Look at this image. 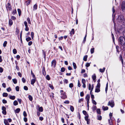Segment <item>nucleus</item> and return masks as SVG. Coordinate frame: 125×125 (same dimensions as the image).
<instances>
[{"label":"nucleus","mask_w":125,"mask_h":125,"mask_svg":"<svg viewBox=\"0 0 125 125\" xmlns=\"http://www.w3.org/2000/svg\"><path fill=\"white\" fill-rule=\"evenodd\" d=\"M117 23L123 25H125V19L122 15H119L117 19Z\"/></svg>","instance_id":"f257e3e1"},{"label":"nucleus","mask_w":125,"mask_h":125,"mask_svg":"<svg viewBox=\"0 0 125 125\" xmlns=\"http://www.w3.org/2000/svg\"><path fill=\"white\" fill-rule=\"evenodd\" d=\"M93 85H92V86L91 87V84L90 83L88 85V89L89 90H91L90 92V93L91 95V98L92 100V102L93 104H94V101L93 99H94V95H93V92H92L93 90Z\"/></svg>","instance_id":"f03ea898"},{"label":"nucleus","mask_w":125,"mask_h":125,"mask_svg":"<svg viewBox=\"0 0 125 125\" xmlns=\"http://www.w3.org/2000/svg\"><path fill=\"white\" fill-rule=\"evenodd\" d=\"M118 42L122 46L123 45L125 44V38L123 36L120 37L119 39Z\"/></svg>","instance_id":"7ed1b4c3"},{"label":"nucleus","mask_w":125,"mask_h":125,"mask_svg":"<svg viewBox=\"0 0 125 125\" xmlns=\"http://www.w3.org/2000/svg\"><path fill=\"white\" fill-rule=\"evenodd\" d=\"M61 93L60 97L63 99H65L66 98L67 96L65 94V93L62 90H61L60 91Z\"/></svg>","instance_id":"20e7f679"},{"label":"nucleus","mask_w":125,"mask_h":125,"mask_svg":"<svg viewBox=\"0 0 125 125\" xmlns=\"http://www.w3.org/2000/svg\"><path fill=\"white\" fill-rule=\"evenodd\" d=\"M100 83H97V86H96L95 90V92L96 93H98L100 92Z\"/></svg>","instance_id":"39448f33"},{"label":"nucleus","mask_w":125,"mask_h":125,"mask_svg":"<svg viewBox=\"0 0 125 125\" xmlns=\"http://www.w3.org/2000/svg\"><path fill=\"white\" fill-rule=\"evenodd\" d=\"M114 105V103L113 101H109L108 104V105H110L112 107H113Z\"/></svg>","instance_id":"423d86ee"},{"label":"nucleus","mask_w":125,"mask_h":125,"mask_svg":"<svg viewBox=\"0 0 125 125\" xmlns=\"http://www.w3.org/2000/svg\"><path fill=\"white\" fill-rule=\"evenodd\" d=\"M56 65V61L55 60H53L51 62V66L55 67Z\"/></svg>","instance_id":"0eeeda50"},{"label":"nucleus","mask_w":125,"mask_h":125,"mask_svg":"<svg viewBox=\"0 0 125 125\" xmlns=\"http://www.w3.org/2000/svg\"><path fill=\"white\" fill-rule=\"evenodd\" d=\"M2 113L4 115H6L7 114L6 108L5 107L3 106L2 107Z\"/></svg>","instance_id":"6e6552de"},{"label":"nucleus","mask_w":125,"mask_h":125,"mask_svg":"<svg viewBox=\"0 0 125 125\" xmlns=\"http://www.w3.org/2000/svg\"><path fill=\"white\" fill-rule=\"evenodd\" d=\"M6 7L7 10H10L11 9V6L9 3L6 5Z\"/></svg>","instance_id":"1a4fd4ad"},{"label":"nucleus","mask_w":125,"mask_h":125,"mask_svg":"<svg viewBox=\"0 0 125 125\" xmlns=\"http://www.w3.org/2000/svg\"><path fill=\"white\" fill-rule=\"evenodd\" d=\"M24 24L25 27V30L26 31H28L29 30V28L28 27L27 22L26 21H24Z\"/></svg>","instance_id":"9d476101"},{"label":"nucleus","mask_w":125,"mask_h":125,"mask_svg":"<svg viewBox=\"0 0 125 125\" xmlns=\"http://www.w3.org/2000/svg\"><path fill=\"white\" fill-rule=\"evenodd\" d=\"M121 8L122 10H123L125 9V1H123L121 3Z\"/></svg>","instance_id":"9b49d317"},{"label":"nucleus","mask_w":125,"mask_h":125,"mask_svg":"<svg viewBox=\"0 0 125 125\" xmlns=\"http://www.w3.org/2000/svg\"><path fill=\"white\" fill-rule=\"evenodd\" d=\"M88 115H86L85 116V120L87 121V124H89L90 123V122H89V120L88 119Z\"/></svg>","instance_id":"f8f14e48"},{"label":"nucleus","mask_w":125,"mask_h":125,"mask_svg":"<svg viewBox=\"0 0 125 125\" xmlns=\"http://www.w3.org/2000/svg\"><path fill=\"white\" fill-rule=\"evenodd\" d=\"M90 98V95L88 94H87L85 98V99H86L87 102H89Z\"/></svg>","instance_id":"ddd939ff"},{"label":"nucleus","mask_w":125,"mask_h":125,"mask_svg":"<svg viewBox=\"0 0 125 125\" xmlns=\"http://www.w3.org/2000/svg\"><path fill=\"white\" fill-rule=\"evenodd\" d=\"M33 79H32L31 80V84L33 85L35 82L36 81V78H33Z\"/></svg>","instance_id":"4468645a"},{"label":"nucleus","mask_w":125,"mask_h":125,"mask_svg":"<svg viewBox=\"0 0 125 125\" xmlns=\"http://www.w3.org/2000/svg\"><path fill=\"white\" fill-rule=\"evenodd\" d=\"M42 73L45 76L46 75V74L44 67H43L42 68Z\"/></svg>","instance_id":"2eb2a0df"},{"label":"nucleus","mask_w":125,"mask_h":125,"mask_svg":"<svg viewBox=\"0 0 125 125\" xmlns=\"http://www.w3.org/2000/svg\"><path fill=\"white\" fill-rule=\"evenodd\" d=\"M4 123L5 125H10L8 123L7 120L5 119L4 120Z\"/></svg>","instance_id":"dca6fc26"},{"label":"nucleus","mask_w":125,"mask_h":125,"mask_svg":"<svg viewBox=\"0 0 125 125\" xmlns=\"http://www.w3.org/2000/svg\"><path fill=\"white\" fill-rule=\"evenodd\" d=\"M102 108L103 110L105 111L107 110L108 109V107L107 106H103L102 107Z\"/></svg>","instance_id":"f3484780"},{"label":"nucleus","mask_w":125,"mask_h":125,"mask_svg":"<svg viewBox=\"0 0 125 125\" xmlns=\"http://www.w3.org/2000/svg\"><path fill=\"white\" fill-rule=\"evenodd\" d=\"M43 54L44 55L43 58H44L45 60L46 59V52L45 51H44L43 50H42Z\"/></svg>","instance_id":"a211bd4d"},{"label":"nucleus","mask_w":125,"mask_h":125,"mask_svg":"<svg viewBox=\"0 0 125 125\" xmlns=\"http://www.w3.org/2000/svg\"><path fill=\"white\" fill-rule=\"evenodd\" d=\"M37 4H35L33 6V10H36L37 9Z\"/></svg>","instance_id":"6ab92c4d"},{"label":"nucleus","mask_w":125,"mask_h":125,"mask_svg":"<svg viewBox=\"0 0 125 125\" xmlns=\"http://www.w3.org/2000/svg\"><path fill=\"white\" fill-rule=\"evenodd\" d=\"M15 98V97L14 96H10L9 98L12 100H14Z\"/></svg>","instance_id":"aec40b11"},{"label":"nucleus","mask_w":125,"mask_h":125,"mask_svg":"<svg viewBox=\"0 0 125 125\" xmlns=\"http://www.w3.org/2000/svg\"><path fill=\"white\" fill-rule=\"evenodd\" d=\"M20 111V109L19 108L16 109L15 111V112L16 113H18Z\"/></svg>","instance_id":"412c9836"},{"label":"nucleus","mask_w":125,"mask_h":125,"mask_svg":"<svg viewBox=\"0 0 125 125\" xmlns=\"http://www.w3.org/2000/svg\"><path fill=\"white\" fill-rule=\"evenodd\" d=\"M97 113L99 114H100L101 113V111L100 109H97L96 110Z\"/></svg>","instance_id":"4be33fe9"},{"label":"nucleus","mask_w":125,"mask_h":125,"mask_svg":"<svg viewBox=\"0 0 125 125\" xmlns=\"http://www.w3.org/2000/svg\"><path fill=\"white\" fill-rule=\"evenodd\" d=\"M38 110L40 112H42L43 111V108L42 107H39Z\"/></svg>","instance_id":"5701e85b"},{"label":"nucleus","mask_w":125,"mask_h":125,"mask_svg":"<svg viewBox=\"0 0 125 125\" xmlns=\"http://www.w3.org/2000/svg\"><path fill=\"white\" fill-rule=\"evenodd\" d=\"M87 56L86 55L83 57V60L85 61H86L87 60Z\"/></svg>","instance_id":"b1692460"},{"label":"nucleus","mask_w":125,"mask_h":125,"mask_svg":"<svg viewBox=\"0 0 125 125\" xmlns=\"http://www.w3.org/2000/svg\"><path fill=\"white\" fill-rule=\"evenodd\" d=\"M74 33V29H72V31H71L70 34L71 35L72 34H73Z\"/></svg>","instance_id":"393cba45"},{"label":"nucleus","mask_w":125,"mask_h":125,"mask_svg":"<svg viewBox=\"0 0 125 125\" xmlns=\"http://www.w3.org/2000/svg\"><path fill=\"white\" fill-rule=\"evenodd\" d=\"M70 109L71 111L72 112H73L74 111V108L73 106L72 105L70 106Z\"/></svg>","instance_id":"a878e982"},{"label":"nucleus","mask_w":125,"mask_h":125,"mask_svg":"<svg viewBox=\"0 0 125 125\" xmlns=\"http://www.w3.org/2000/svg\"><path fill=\"white\" fill-rule=\"evenodd\" d=\"M13 105L15 106H16L18 104V102L16 100H15L13 103Z\"/></svg>","instance_id":"bb28decb"},{"label":"nucleus","mask_w":125,"mask_h":125,"mask_svg":"<svg viewBox=\"0 0 125 125\" xmlns=\"http://www.w3.org/2000/svg\"><path fill=\"white\" fill-rule=\"evenodd\" d=\"M12 81L13 82V83L15 84L17 83V81L16 79H13L12 80Z\"/></svg>","instance_id":"cd10ccee"},{"label":"nucleus","mask_w":125,"mask_h":125,"mask_svg":"<svg viewBox=\"0 0 125 125\" xmlns=\"http://www.w3.org/2000/svg\"><path fill=\"white\" fill-rule=\"evenodd\" d=\"M102 118V116L100 115H97V119L99 120H101Z\"/></svg>","instance_id":"c85d7f7f"},{"label":"nucleus","mask_w":125,"mask_h":125,"mask_svg":"<svg viewBox=\"0 0 125 125\" xmlns=\"http://www.w3.org/2000/svg\"><path fill=\"white\" fill-rule=\"evenodd\" d=\"M9 24L10 26L12 24V21L11 20H9Z\"/></svg>","instance_id":"c756f323"},{"label":"nucleus","mask_w":125,"mask_h":125,"mask_svg":"<svg viewBox=\"0 0 125 125\" xmlns=\"http://www.w3.org/2000/svg\"><path fill=\"white\" fill-rule=\"evenodd\" d=\"M105 68L104 67L103 69H100L99 70L100 71L101 73H103L104 71Z\"/></svg>","instance_id":"7c9ffc66"},{"label":"nucleus","mask_w":125,"mask_h":125,"mask_svg":"<svg viewBox=\"0 0 125 125\" xmlns=\"http://www.w3.org/2000/svg\"><path fill=\"white\" fill-rule=\"evenodd\" d=\"M8 96V94L7 93H4L3 94V96L4 97H6Z\"/></svg>","instance_id":"2f4dec72"},{"label":"nucleus","mask_w":125,"mask_h":125,"mask_svg":"<svg viewBox=\"0 0 125 125\" xmlns=\"http://www.w3.org/2000/svg\"><path fill=\"white\" fill-rule=\"evenodd\" d=\"M28 98L30 101H32L33 98L32 96L31 95H29L28 96Z\"/></svg>","instance_id":"473e14b6"},{"label":"nucleus","mask_w":125,"mask_h":125,"mask_svg":"<svg viewBox=\"0 0 125 125\" xmlns=\"http://www.w3.org/2000/svg\"><path fill=\"white\" fill-rule=\"evenodd\" d=\"M73 67L74 69H75L76 68V63L74 62H73Z\"/></svg>","instance_id":"72a5a7b5"},{"label":"nucleus","mask_w":125,"mask_h":125,"mask_svg":"<svg viewBox=\"0 0 125 125\" xmlns=\"http://www.w3.org/2000/svg\"><path fill=\"white\" fill-rule=\"evenodd\" d=\"M7 44V42L6 41H5L3 44V46L4 47H5Z\"/></svg>","instance_id":"f704fd0d"},{"label":"nucleus","mask_w":125,"mask_h":125,"mask_svg":"<svg viewBox=\"0 0 125 125\" xmlns=\"http://www.w3.org/2000/svg\"><path fill=\"white\" fill-rule=\"evenodd\" d=\"M17 11L19 15L20 16L21 13V10L20 9H18L17 10Z\"/></svg>","instance_id":"c9c22d12"},{"label":"nucleus","mask_w":125,"mask_h":125,"mask_svg":"<svg viewBox=\"0 0 125 125\" xmlns=\"http://www.w3.org/2000/svg\"><path fill=\"white\" fill-rule=\"evenodd\" d=\"M83 113L85 116H86V115H88L86 111H85L83 110Z\"/></svg>","instance_id":"e433bc0d"},{"label":"nucleus","mask_w":125,"mask_h":125,"mask_svg":"<svg viewBox=\"0 0 125 125\" xmlns=\"http://www.w3.org/2000/svg\"><path fill=\"white\" fill-rule=\"evenodd\" d=\"M13 53L14 54H16L17 53L16 50L15 49H14L13 50Z\"/></svg>","instance_id":"4c0bfd02"},{"label":"nucleus","mask_w":125,"mask_h":125,"mask_svg":"<svg viewBox=\"0 0 125 125\" xmlns=\"http://www.w3.org/2000/svg\"><path fill=\"white\" fill-rule=\"evenodd\" d=\"M31 75L32 76V77L33 78H36L35 75L34 74V73H33L32 70H31Z\"/></svg>","instance_id":"58836bf2"},{"label":"nucleus","mask_w":125,"mask_h":125,"mask_svg":"<svg viewBox=\"0 0 125 125\" xmlns=\"http://www.w3.org/2000/svg\"><path fill=\"white\" fill-rule=\"evenodd\" d=\"M90 63H86L85 64V66L87 67H88L90 66Z\"/></svg>","instance_id":"ea45409f"},{"label":"nucleus","mask_w":125,"mask_h":125,"mask_svg":"<svg viewBox=\"0 0 125 125\" xmlns=\"http://www.w3.org/2000/svg\"><path fill=\"white\" fill-rule=\"evenodd\" d=\"M65 70V68L64 67H62L61 69V71L62 72H64Z\"/></svg>","instance_id":"a19ab883"},{"label":"nucleus","mask_w":125,"mask_h":125,"mask_svg":"<svg viewBox=\"0 0 125 125\" xmlns=\"http://www.w3.org/2000/svg\"><path fill=\"white\" fill-rule=\"evenodd\" d=\"M108 121L109 124V125H113L112 121L111 120H108Z\"/></svg>","instance_id":"79ce46f5"},{"label":"nucleus","mask_w":125,"mask_h":125,"mask_svg":"<svg viewBox=\"0 0 125 125\" xmlns=\"http://www.w3.org/2000/svg\"><path fill=\"white\" fill-rule=\"evenodd\" d=\"M27 21L28 23L30 24H31V22L30 20V19L29 18H28L27 19Z\"/></svg>","instance_id":"37998d69"},{"label":"nucleus","mask_w":125,"mask_h":125,"mask_svg":"<svg viewBox=\"0 0 125 125\" xmlns=\"http://www.w3.org/2000/svg\"><path fill=\"white\" fill-rule=\"evenodd\" d=\"M82 81L83 84H85L86 83V81L85 79H82Z\"/></svg>","instance_id":"c03bdc74"},{"label":"nucleus","mask_w":125,"mask_h":125,"mask_svg":"<svg viewBox=\"0 0 125 125\" xmlns=\"http://www.w3.org/2000/svg\"><path fill=\"white\" fill-rule=\"evenodd\" d=\"M30 0H29L28 1H26V5H28L30 4Z\"/></svg>","instance_id":"a18cd8bd"},{"label":"nucleus","mask_w":125,"mask_h":125,"mask_svg":"<svg viewBox=\"0 0 125 125\" xmlns=\"http://www.w3.org/2000/svg\"><path fill=\"white\" fill-rule=\"evenodd\" d=\"M19 103L20 104H21V99H19V98H18L17 99Z\"/></svg>","instance_id":"49530a36"},{"label":"nucleus","mask_w":125,"mask_h":125,"mask_svg":"<svg viewBox=\"0 0 125 125\" xmlns=\"http://www.w3.org/2000/svg\"><path fill=\"white\" fill-rule=\"evenodd\" d=\"M16 10H13L12 12V14H13V15H14L16 13Z\"/></svg>","instance_id":"de8ad7c7"},{"label":"nucleus","mask_w":125,"mask_h":125,"mask_svg":"<svg viewBox=\"0 0 125 125\" xmlns=\"http://www.w3.org/2000/svg\"><path fill=\"white\" fill-rule=\"evenodd\" d=\"M49 87L52 89H53V87L52 85L51 84H49Z\"/></svg>","instance_id":"09e8293b"},{"label":"nucleus","mask_w":125,"mask_h":125,"mask_svg":"<svg viewBox=\"0 0 125 125\" xmlns=\"http://www.w3.org/2000/svg\"><path fill=\"white\" fill-rule=\"evenodd\" d=\"M73 86V83H71L69 84V87L70 88H72Z\"/></svg>","instance_id":"8fccbe9b"},{"label":"nucleus","mask_w":125,"mask_h":125,"mask_svg":"<svg viewBox=\"0 0 125 125\" xmlns=\"http://www.w3.org/2000/svg\"><path fill=\"white\" fill-rule=\"evenodd\" d=\"M31 40V38L30 37H29L28 38H26V40L27 41H30Z\"/></svg>","instance_id":"3c124183"},{"label":"nucleus","mask_w":125,"mask_h":125,"mask_svg":"<svg viewBox=\"0 0 125 125\" xmlns=\"http://www.w3.org/2000/svg\"><path fill=\"white\" fill-rule=\"evenodd\" d=\"M15 89L17 91H19V87L18 86H17L15 88Z\"/></svg>","instance_id":"603ef678"},{"label":"nucleus","mask_w":125,"mask_h":125,"mask_svg":"<svg viewBox=\"0 0 125 125\" xmlns=\"http://www.w3.org/2000/svg\"><path fill=\"white\" fill-rule=\"evenodd\" d=\"M116 48L117 49V52H119V46H116Z\"/></svg>","instance_id":"864d4df0"},{"label":"nucleus","mask_w":125,"mask_h":125,"mask_svg":"<svg viewBox=\"0 0 125 125\" xmlns=\"http://www.w3.org/2000/svg\"><path fill=\"white\" fill-rule=\"evenodd\" d=\"M23 115L24 117H26L27 116V114L25 111H24L23 112Z\"/></svg>","instance_id":"5fc2aeb1"},{"label":"nucleus","mask_w":125,"mask_h":125,"mask_svg":"<svg viewBox=\"0 0 125 125\" xmlns=\"http://www.w3.org/2000/svg\"><path fill=\"white\" fill-rule=\"evenodd\" d=\"M7 90L8 92H10V91H11V89L9 87L7 89Z\"/></svg>","instance_id":"6e6d98bb"},{"label":"nucleus","mask_w":125,"mask_h":125,"mask_svg":"<svg viewBox=\"0 0 125 125\" xmlns=\"http://www.w3.org/2000/svg\"><path fill=\"white\" fill-rule=\"evenodd\" d=\"M86 34L85 37H84L83 42L84 43L85 42V41H86Z\"/></svg>","instance_id":"4d7b16f0"},{"label":"nucleus","mask_w":125,"mask_h":125,"mask_svg":"<svg viewBox=\"0 0 125 125\" xmlns=\"http://www.w3.org/2000/svg\"><path fill=\"white\" fill-rule=\"evenodd\" d=\"M24 89L25 90H27L28 89V88L27 86H24Z\"/></svg>","instance_id":"13d9d810"},{"label":"nucleus","mask_w":125,"mask_h":125,"mask_svg":"<svg viewBox=\"0 0 125 125\" xmlns=\"http://www.w3.org/2000/svg\"><path fill=\"white\" fill-rule=\"evenodd\" d=\"M46 78L48 80H49L50 79V77L48 75H47L46 76Z\"/></svg>","instance_id":"bf43d9fd"},{"label":"nucleus","mask_w":125,"mask_h":125,"mask_svg":"<svg viewBox=\"0 0 125 125\" xmlns=\"http://www.w3.org/2000/svg\"><path fill=\"white\" fill-rule=\"evenodd\" d=\"M64 103L65 104H69V101L68 100H66L64 102Z\"/></svg>","instance_id":"052dcab7"},{"label":"nucleus","mask_w":125,"mask_h":125,"mask_svg":"<svg viewBox=\"0 0 125 125\" xmlns=\"http://www.w3.org/2000/svg\"><path fill=\"white\" fill-rule=\"evenodd\" d=\"M91 52L92 54L94 52V48H93L91 49Z\"/></svg>","instance_id":"680f3d73"},{"label":"nucleus","mask_w":125,"mask_h":125,"mask_svg":"<svg viewBox=\"0 0 125 125\" xmlns=\"http://www.w3.org/2000/svg\"><path fill=\"white\" fill-rule=\"evenodd\" d=\"M22 81L24 83L26 82V80L24 78H22Z\"/></svg>","instance_id":"e2e57ef3"},{"label":"nucleus","mask_w":125,"mask_h":125,"mask_svg":"<svg viewBox=\"0 0 125 125\" xmlns=\"http://www.w3.org/2000/svg\"><path fill=\"white\" fill-rule=\"evenodd\" d=\"M83 98H82L79 100L78 102L79 103H81V102L83 101Z\"/></svg>","instance_id":"0e129e2a"},{"label":"nucleus","mask_w":125,"mask_h":125,"mask_svg":"<svg viewBox=\"0 0 125 125\" xmlns=\"http://www.w3.org/2000/svg\"><path fill=\"white\" fill-rule=\"evenodd\" d=\"M2 102L4 104H6L7 103V101L5 99H3L2 100Z\"/></svg>","instance_id":"69168bd1"},{"label":"nucleus","mask_w":125,"mask_h":125,"mask_svg":"<svg viewBox=\"0 0 125 125\" xmlns=\"http://www.w3.org/2000/svg\"><path fill=\"white\" fill-rule=\"evenodd\" d=\"M84 95V93L83 92H81L80 93V95L82 97Z\"/></svg>","instance_id":"338daca9"},{"label":"nucleus","mask_w":125,"mask_h":125,"mask_svg":"<svg viewBox=\"0 0 125 125\" xmlns=\"http://www.w3.org/2000/svg\"><path fill=\"white\" fill-rule=\"evenodd\" d=\"M31 37L33 39L34 37V33L33 32H31Z\"/></svg>","instance_id":"774afa93"}]
</instances>
